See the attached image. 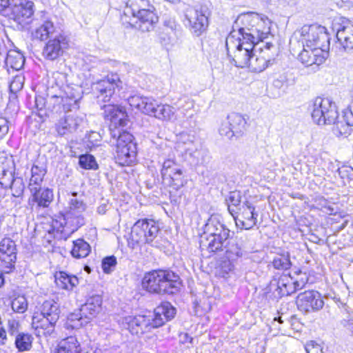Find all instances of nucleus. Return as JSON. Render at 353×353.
<instances>
[{
    "label": "nucleus",
    "instance_id": "37",
    "mask_svg": "<svg viewBox=\"0 0 353 353\" xmlns=\"http://www.w3.org/2000/svg\"><path fill=\"white\" fill-rule=\"evenodd\" d=\"M192 138V137L188 134H181L178 138L176 147L181 150H184L186 154H189L190 157H196L199 152L196 150H193V140Z\"/></svg>",
    "mask_w": 353,
    "mask_h": 353
},
{
    "label": "nucleus",
    "instance_id": "6",
    "mask_svg": "<svg viewBox=\"0 0 353 353\" xmlns=\"http://www.w3.org/2000/svg\"><path fill=\"white\" fill-rule=\"evenodd\" d=\"M59 304L53 299L43 302L39 312H35L32 319V327L36 335L52 336L54 334L55 326L60 316Z\"/></svg>",
    "mask_w": 353,
    "mask_h": 353
},
{
    "label": "nucleus",
    "instance_id": "12",
    "mask_svg": "<svg viewBox=\"0 0 353 353\" xmlns=\"http://www.w3.org/2000/svg\"><path fill=\"white\" fill-rule=\"evenodd\" d=\"M123 87V82L117 74L108 75L106 78L93 84V91L96 95L98 103L109 102L114 94L116 90Z\"/></svg>",
    "mask_w": 353,
    "mask_h": 353
},
{
    "label": "nucleus",
    "instance_id": "21",
    "mask_svg": "<svg viewBox=\"0 0 353 353\" xmlns=\"http://www.w3.org/2000/svg\"><path fill=\"white\" fill-rule=\"evenodd\" d=\"M328 56V52L322 51L319 48L303 47L299 54V59L306 67L315 65L316 67L322 64Z\"/></svg>",
    "mask_w": 353,
    "mask_h": 353
},
{
    "label": "nucleus",
    "instance_id": "36",
    "mask_svg": "<svg viewBox=\"0 0 353 353\" xmlns=\"http://www.w3.org/2000/svg\"><path fill=\"white\" fill-rule=\"evenodd\" d=\"M80 344L74 336H69L58 344L55 353H80Z\"/></svg>",
    "mask_w": 353,
    "mask_h": 353
},
{
    "label": "nucleus",
    "instance_id": "39",
    "mask_svg": "<svg viewBox=\"0 0 353 353\" xmlns=\"http://www.w3.org/2000/svg\"><path fill=\"white\" fill-rule=\"evenodd\" d=\"M90 245L82 239L73 241V247L70 252L72 256L77 259L85 258L90 252Z\"/></svg>",
    "mask_w": 353,
    "mask_h": 353
},
{
    "label": "nucleus",
    "instance_id": "25",
    "mask_svg": "<svg viewBox=\"0 0 353 353\" xmlns=\"http://www.w3.org/2000/svg\"><path fill=\"white\" fill-rule=\"evenodd\" d=\"M129 104L149 116L154 117L159 105L158 101L152 97L133 96L128 99Z\"/></svg>",
    "mask_w": 353,
    "mask_h": 353
},
{
    "label": "nucleus",
    "instance_id": "59",
    "mask_svg": "<svg viewBox=\"0 0 353 353\" xmlns=\"http://www.w3.org/2000/svg\"><path fill=\"white\" fill-rule=\"evenodd\" d=\"M175 164H176V163L173 160H171V159L165 160L163 163L162 169L161 171V174L163 172L166 173L168 172V170L171 169L172 167L174 166Z\"/></svg>",
    "mask_w": 353,
    "mask_h": 353
},
{
    "label": "nucleus",
    "instance_id": "20",
    "mask_svg": "<svg viewBox=\"0 0 353 353\" xmlns=\"http://www.w3.org/2000/svg\"><path fill=\"white\" fill-rule=\"evenodd\" d=\"M31 196L29 199V204H36L38 208H48L52 202L54 194L51 189L42 188L41 186L29 188Z\"/></svg>",
    "mask_w": 353,
    "mask_h": 353
},
{
    "label": "nucleus",
    "instance_id": "44",
    "mask_svg": "<svg viewBox=\"0 0 353 353\" xmlns=\"http://www.w3.org/2000/svg\"><path fill=\"white\" fill-rule=\"evenodd\" d=\"M228 203V209L229 212L234 217V214L236 213V211L234 208H232V205L234 208H237L241 201V195L239 191H232L229 193V195L226 199Z\"/></svg>",
    "mask_w": 353,
    "mask_h": 353
},
{
    "label": "nucleus",
    "instance_id": "35",
    "mask_svg": "<svg viewBox=\"0 0 353 353\" xmlns=\"http://www.w3.org/2000/svg\"><path fill=\"white\" fill-rule=\"evenodd\" d=\"M46 172V168L43 164L34 163L31 168L28 188L41 186Z\"/></svg>",
    "mask_w": 353,
    "mask_h": 353
},
{
    "label": "nucleus",
    "instance_id": "31",
    "mask_svg": "<svg viewBox=\"0 0 353 353\" xmlns=\"http://www.w3.org/2000/svg\"><path fill=\"white\" fill-rule=\"evenodd\" d=\"M334 133L336 136L347 137L349 135L353 126V114L352 112H345L341 119L334 121Z\"/></svg>",
    "mask_w": 353,
    "mask_h": 353
},
{
    "label": "nucleus",
    "instance_id": "38",
    "mask_svg": "<svg viewBox=\"0 0 353 353\" xmlns=\"http://www.w3.org/2000/svg\"><path fill=\"white\" fill-rule=\"evenodd\" d=\"M154 117L159 120L172 121L176 119V111L168 104L159 103Z\"/></svg>",
    "mask_w": 353,
    "mask_h": 353
},
{
    "label": "nucleus",
    "instance_id": "46",
    "mask_svg": "<svg viewBox=\"0 0 353 353\" xmlns=\"http://www.w3.org/2000/svg\"><path fill=\"white\" fill-rule=\"evenodd\" d=\"M12 191V195L14 197H21L26 188L25 183L23 178L16 176L12 181L10 185L8 186Z\"/></svg>",
    "mask_w": 353,
    "mask_h": 353
},
{
    "label": "nucleus",
    "instance_id": "60",
    "mask_svg": "<svg viewBox=\"0 0 353 353\" xmlns=\"http://www.w3.org/2000/svg\"><path fill=\"white\" fill-rule=\"evenodd\" d=\"M181 169V168L179 167V165L177 164H175L174 166L172 167L171 169L168 170V172L165 173V172H163L161 174L163 178H170V176H172L174 172H179V170Z\"/></svg>",
    "mask_w": 353,
    "mask_h": 353
},
{
    "label": "nucleus",
    "instance_id": "28",
    "mask_svg": "<svg viewBox=\"0 0 353 353\" xmlns=\"http://www.w3.org/2000/svg\"><path fill=\"white\" fill-rule=\"evenodd\" d=\"M274 61L270 54H268L267 50H261L258 54L253 52L249 64L246 66L248 67L252 71L255 72H261L267 68L270 65H272Z\"/></svg>",
    "mask_w": 353,
    "mask_h": 353
},
{
    "label": "nucleus",
    "instance_id": "33",
    "mask_svg": "<svg viewBox=\"0 0 353 353\" xmlns=\"http://www.w3.org/2000/svg\"><path fill=\"white\" fill-rule=\"evenodd\" d=\"M224 250L227 259L235 262L247 255V252L242 248L236 239H230Z\"/></svg>",
    "mask_w": 353,
    "mask_h": 353
},
{
    "label": "nucleus",
    "instance_id": "15",
    "mask_svg": "<svg viewBox=\"0 0 353 353\" xmlns=\"http://www.w3.org/2000/svg\"><path fill=\"white\" fill-rule=\"evenodd\" d=\"M102 298L100 295H94L88 298L77 313L70 314L72 321L78 320L81 324L88 323L95 318L101 310Z\"/></svg>",
    "mask_w": 353,
    "mask_h": 353
},
{
    "label": "nucleus",
    "instance_id": "14",
    "mask_svg": "<svg viewBox=\"0 0 353 353\" xmlns=\"http://www.w3.org/2000/svg\"><path fill=\"white\" fill-rule=\"evenodd\" d=\"M81 99L79 93L72 92L71 88L67 87L63 92L60 94H54L48 97L47 103L48 108L56 112H67L77 106V102Z\"/></svg>",
    "mask_w": 353,
    "mask_h": 353
},
{
    "label": "nucleus",
    "instance_id": "42",
    "mask_svg": "<svg viewBox=\"0 0 353 353\" xmlns=\"http://www.w3.org/2000/svg\"><path fill=\"white\" fill-rule=\"evenodd\" d=\"M179 34L176 32H161L159 35L160 42L168 50L177 42Z\"/></svg>",
    "mask_w": 353,
    "mask_h": 353
},
{
    "label": "nucleus",
    "instance_id": "45",
    "mask_svg": "<svg viewBox=\"0 0 353 353\" xmlns=\"http://www.w3.org/2000/svg\"><path fill=\"white\" fill-rule=\"evenodd\" d=\"M6 64L14 70H19L24 63L23 55L19 52H10L7 54L6 59Z\"/></svg>",
    "mask_w": 353,
    "mask_h": 353
},
{
    "label": "nucleus",
    "instance_id": "58",
    "mask_svg": "<svg viewBox=\"0 0 353 353\" xmlns=\"http://www.w3.org/2000/svg\"><path fill=\"white\" fill-rule=\"evenodd\" d=\"M9 6V0H0V12L2 13L3 15L9 14L8 11L10 10Z\"/></svg>",
    "mask_w": 353,
    "mask_h": 353
},
{
    "label": "nucleus",
    "instance_id": "30",
    "mask_svg": "<svg viewBox=\"0 0 353 353\" xmlns=\"http://www.w3.org/2000/svg\"><path fill=\"white\" fill-rule=\"evenodd\" d=\"M54 30L55 28L53 23L46 16V13L42 12L39 26L32 32V34L34 39L43 41L53 34Z\"/></svg>",
    "mask_w": 353,
    "mask_h": 353
},
{
    "label": "nucleus",
    "instance_id": "26",
    "mask_svg": "<svg viewBox=\"0 0 353 353\" xmlns=\"http://www.w3.org/2000/svg\"><path fill=\"white\" fill-rule=\"evenodd\" d=\"M271 286H276V292L280 297L294 293L293 279L288 274L275 275L270 282Z\"/></svg>",
    "mask_w": 353,
    "mask_h": 353
},
{
    "label": "nucleus",
    "instance_id": "62",
    "mask_svg": "<svg viewBox=\"0 0 353 353\" xmlns=\"http://www.w3.org/2000/svg\"><path fill=\"white\" fill-rule=\"evenodd\" d=\"M307 279L301 278L299 281H293V285H294V292L297 290H301L306 284Z\"/></svg>",
    "mask_w": 353,
    "mask_h": 353
},
{
    "label": "nucleus",
    "instance_id": "19",
    "mask_svg": "<svg viewBox=\"0 0 353 353\" xmlns=\"http://www.w3.org/2000/svg\"><path fill=\"white\" fill-rule=\"evenodd\" d=\"M34 4L31 1H26L18 5H14L10 8L9 17L19 24L24 26L31 22V18L34 14Z\"/></svg>",
    "mask_w": 353,
    "mask_h": 353
},
{
    "label": "nucleus",
    "instance_id": "18",
    "mask_svg": "<svg viewBox=\"0 0 353 353\" xmlns=\"http://www.w3.org/2000/svg\"><path fill=\"white\" fill-rule=\"evenodd\" d=\"M17 260V248L14 241L4 238L0 241V268L6 272L14 269Z\"/></svg>",
    "mask_w": 353,
    "mask_h": 353
},
{
    "label": "nucleus",
    "instance_id": "3",
    "mask_svg": "<svg viewBox=\"0 0 353 353\" xmlns=\"http://www.w3.org/2000/svg\"><path fill=\"white\" fill-rule=\"evenodd\" d=\"M176 309L169 302H163L155 310L152 316L138 315L125 318L128 328L132 334H143L153 328L162 326L165 321L172 319Z\"/></svg>",
    "mask_w": 353,
    "mask_h": 353
},
{
    "label": "nucleus",
    "instance_id": "17",
    "mask_svg": "<svg viewBox=\"0 0 353 353\" xmlns=\"http://www.w3.org/2000/svg\"><path fill=\"white\" fill-rule=\"evenodd\" d=\"M296 304L299 310L310 313L321 310L324 305V301L318 291L308 290L297 296Z\"/></svg>",
    "mask_w": 353,
    "mask_h": 353
},
{
    "label": "nucleus",
    "instance_id": "64",
    "mask_svg": "<svg viewBox=\"0 0 353 353\" xmlns=\"http://www.w3.org/2000/svg\"><path fill=\"white\" fill-rule=\"evenodd\" d=\"M181 339L183 341V343H192L193 340V339L191 336H190L189 334L187 333H185L183 335H181Z\"/></svg>",
    "mask_w": 353,
    "mask_h": 353
},
{
    "label": "nucleus",
    "instance_id": "47",
    "mask_svg": "<svg viewBox=\"0 0 353 353\" xmlns=\"http://www.w3.org/2000/svg\"><path fill=\"white\" fill-rule=\"evenodd\" d=\"M79 163L82 168L86 170H96L98 168L95 158L89 154L81 155L79 157Z\"/></svg>",
    "mask_w": 353,
    "mask_h": 353
},
{
    "label": "nucleus",
    "instance_id": "57",
    "mask_svg": "<svg viewBox=\"0 0 353 353\" xmlns=\"http://www.w3.org/2000/svg\"><path fill=\"white\" fill-rule=\"evenodd\" d=\"M8 332L10 334L14 335L18 332L19 322L14 319L8 321Z\"/></svg>",
    "mask_w": 353,
    "mask_h": 353
},
{
    "label": "nucleus",
    "instance_id": "5",
    "mask_svg": "<svg viewBox=\"0 0 353 353\" xmlns=\"http://www.w3.org/2000/svg\"><path fill=\"white\" fill-rule=\"evenodd\" d=\"M143 288L148 292L158 294H174L181 288L180 277L168 270H157L145 274Z\"/></svg>",
    "mask_w": 353,
    "mask_h": 353
},
{
    "label": "nucleus",
    "instance_id": "16",
    "mask_svg": "<svg viewBox=\"0 0 353 353\" xmlns=\"http://www.w3.org/2000/svg\"><path fill=\"white\" fill-rule=\"evenodd\" d=\"M208 11L207 8L190 9L188 10L185 18L191 32L199 37L205 32L208 27Z\"/></svg>",
    "mask_w": 353,
    "mask_h": 353
},
{
    "label": "nucleus",
    "instance_id": "4",
    "mask_svg": "<svg viewBox=\"0 0 353 353\" xmlns=\"http://www.w3.org/2000/svg\"><path fill=\"white\" fill-rule=\"evenodd\" d=\"M271 21L265 16L256 13L240 15L233 26L238 34L256 44L267 38L270 34Z\"/></svg>",
    "mask_w": 353,
    "mask_h": 353
},
{
    "label": "nucleus",
    "instance_id": "11",
    "mask_svg": "<svg viewBox=\"0 0 353 353\" xmlns=\"http://www.w3.org/2000/svg\"><path fill=\"white\" fill-rule=\"evenodd\" d=\"M313 121L319 125H330L339 118L336 104L328 98L316 97L311 106Z\"/></svg>",
    "mask_w": 353,
    "mask_h": 353
},
{
    "label": "nucleus",
    "instance_id": "49",
    "mask_svg": "<svg viewBox=\"0 0 353 353\" xmlns=\"http://www.w3.org/2000/svg\"><path fill=\"white\" fill-rule=\"evenodd\" d=\"M162 32H176L181 33V26L171 17H166L163 21Z\"/></svg>",
    "mask_w": 353,
    "mask_h": 353
},
{
    "label": "nucleus",
    "instance_id": "52",
    "mask_svg": "<svg viewBox=\"0 0 353 353\" xmlns=\"http://www.w3.org/2000/svg\"><path fill=\"white\" fill-rule=\"evenodd\" d=\"M305 350L307 353H325L321 345L313 341L307 343Z\"/></svg>",
    "mask_w": 353,
    "mask_h": 353
},
{
    "label": "nucleus",
    "instance_id": "22",
    "mask_svg": "<svg viewBox=\"0 0 353 353\" xmlns=\"http://www.w3.org/2000/svg\"><path fill=\"white\" fill-rule=\"evenodd\" d=\"M67 47L68 41L66 38L60 34L48 41L43 50V55L49 60H55L62 55Z\"/></svg>",
    "mask_w": 353,
    "mask_h": 353
},
{
    "label": "nucleus",
    "instance_id": "51",
    "mask_svg": "<svg viewBox=\"0 0 353 353\" xmlns=\"http://www.w3.org/2000/svg\"><path fill=\"white\" fill-rule=\"evenodd\" d=\"M169 179L171 181L172 185L174 186L175 189H179L185 184L183 170L181 169H180L179 172H174V174Z\"/></svg>",
    "mask_w": 353,
    "mask_h": 353
},
{
    "label": "nucleus",
    "instance_id": "61",
    "mask_svg": "<svg viewBox=\"0 0 353 353\" xmlns=\"http://www.w3.org/2000/svg\"><path fill=\"white\" fill-rule=\"evenodd\" d=\"M48 105L46 99L42 97H36L35 98V105L37 109L42 110L46 105Z\"/></svg>",
    "mask_w": 353,
    "mask_h": 353
},
{
    "label": "nucleus",
    "instance_id": "23",
    "mask_svg": "<svg viewBox=\"0 0 353 353\" xmlns=\"http://www.w3.org/2000/svg\"><path fill=\"white\" fill-rule=\"evenodd\" d=\"M336 38L345 51L353 49V22L347 19L342 20V23L336 28Z\"/></svg>",
    "mask_w": 353,
    "mask_h": 353
},
{
    "label": "nucleus",
    "instance_id": "56",
    "mask_svg": "<svg viewBox=\"0 0 353 353\" xmlns=\"http://www.w3.org/2000/svg\"><path fill=\"white\" fill-rule=\"evenodd\" d=\"M8 132V121L0 117V139H1Z\"/></svg>",
    "mask_w": 353,
    "mask_h": 353
},
{
    "label": "nucleus",
    "instance_id": "41",
    "mask_svg": "<svg viewBox=\"0 0 353 353\" xmlns=\"http://www.w3.org/2000/svg\"><path fill=\"white\" fill-rule=\"evenodd\" d=\"M32 337L26 333H19L15 338V345L19 352L28 351L31 349Z\"/></svg>",
    "mask_w": 353,
    "mask_h": 353
},
{
    "label": "nucleus",
    "instance_id": "1",
    "mask_svg": "<svg viewBox=\"0 0 353 353\" xmlns=\"http://www.w3.org/2000/svg\"><path fill=\"white\" fill-rule=\"evenodd\" d=\"M103 117L110 122V134L112 143L116 144V159L121 165H129L134 163L137 156V145L132 141L133 136L123 128L128 124L126 111L123 107L113 104L103 105Z\"/></svg>",
    "mask_w": 353,
    "mask_h": 353
},
{
    "label": "nucleus",
    "instance_id": "34",
    "mask_svg": "<svg viewBox=\"0 0 353 353\" xmlns=\"http://www.w3.org/2000/svg\"><path fill=\"white\" fill-rule=\"evenodd\" d=\"M57 285L64 290H72L79 284L78 278L65 272H56L54 275Z\"/></svg>",
    "mask_w": 353,
    "mask_h": 353
},
{
    "label": "nucleus",
    "instance_id": "7",
    "mask_svg": "<svg viewBox=\"0 0 353 353\" xmlns=\"http://www.w3.org/2000/svg\"><path fill=\"white\" fill-rule=\"evenodd\" d=\"M125 16L132 15L137 19L135 24L129 23L142 32H150L158 22V17L154 12V7L148 0H128L124 9Z\"/></svg>",
    "mask_w": 353,
    "mask_h": 353
},
{
    "label": "nucleus",
    "instance_id": "24",
    "mask_svg": "<svg viewBox=\"0 0 353 353\" xmlns=\"http://www.w3.org/2000/svg\"><path fill=\"white\" fill-rule=\"evenodd\" d=\"M241 216L243 219H238L234 217L236 221L237 226H241V228L250 230L252 228L256 223L258 213L255 212V208L251 203L246 201L243 203L241 208Z\"/></svg>",
    "mask_w": 353,
    "mask_h": 353
},
{
    "label": "nucleus",
    "instance_id": "50",
    "mask_svg": "<svg viewBox=\"0 0 353 353\" xmlns=\"http://www.w3.org/2000/svg\"><path fill=\"white\" fill-rule=\"evenodd\" d=\"M117 265V258L114 256L105 257L102 261V269L106 274L112 272Z\"/></svg>",
    "mask_w": 353,
    "mask_h": 353
},
{
    "label": "nucleus",
    "instance_id": "10",
    "mask_svg": "<svg viewBox=\"0 0 353 353\" xmlns=\"http://www.w3.org/2000/svg\"><path fill=\"white\" fill-rule=\"evenodd\" d=\"M299 32L303 47L328 52L330 39L324 26L318 24L303 26Z\"/></svg>",
    "mask_w": 353,
    "mask_h": 353
},
{
    "label": "nucleus",
    "instance_id": "53",
    "mask_svg": "<svg viewBox=\"0 0 353 353\" xmlns=\"http://www.w3.org/2000/svg\"><path fill=\"white\" fill-rule=\"evenodd\" d=\"M341 323L346 331L350 333V336L353 337V316L343 319Z\"/></svg>",
    "mask_w": 353,
    "mask_h": 353
},
{
    "label": "nucleus",
    "instance_id": "13",
    "mask_svg": "<svg viewBox=\"0 0 353 353\" xmlns=\"http://www.w3.org/2000/svg\"><path fill=\"white\" fill-rule=\"evenodd\" d=\"M246 121L244 117L238 113L232 112L224 119L221 124L219 132L221 136L228 139L233 137H239L246 130Z\"/></svg>",
    "mask_w": 353,
    "mask_h": 353
},
{
    "label": "nucleus",
    "instance_id": "54",
    "mask_svg": "<svg viewBox=\"0 0 353 353\" xmlns=\"http://www.w3.org/2000/svg\"><path fill=\"white\" fill-rule=\"evenodd\" d=\"M235 261L228 260V261H223L220 265L221 270L223 272V274H228L230 272L232 271L234 268V263Z\"/></svg>",
    "mask_w": 353,
    "mask_h": 353
},
{
    "label": "nucleus",
    "instance_id": "8",
    "mask_svg": "<svg viewBox=\"0 0 353 353\" xmlns=\"http://www.w3.org/2000/svg\"><path fill=\"white\" fill-rule=\"evenodd\" d=\"M255 43L248 41L244 37L238 34L234 28L225 39V47L230 61L239 68L246 67L249 64L254 52Z\"/></svg>",
    "mask_w": 353,
    "mask_h": 353
},
{
    "label": "nucleus",
    "instance_id": "9",
    "mask_svg": "<svg viewBox=\"0 0 353 353\" xmlns=\"http://www.w3.org/2000/svg\"><path fill=\"white\" fill-rule=\"evenodd\" d=\"M160 229L153 219H139L132 226L129 245L132 248L139 244L151 243L157 237Z\"/></svg>",
    "mask_w": 353,
    "mask_h": 353
},
{
    "label": "nucleus",
    "instance_id": "43",
    "mask_svg": "<svg viewBox=\"0 0 353 353\" xmlns=\"http://www.w3.org/2000/svg\"><path fill=\"white\" fill-rule=\"evenodd\" d=\"M15 177L12 168H6L0 165V184L3 188H8Z\"/></svg>",
    "mask_w": 353,
    "mask_h": 353
},
{
    "label": "nucleus",
    "instance_id": "63",
    "mask_svg": "<svg viewBox=\"0 0 353 353\" xmlns=\"http://www.w3.org/2000/svg\"><path fill=\"white\" fill-rule=\"evenodd\" d=\"M6 340V332L3 328L0 329V344L3 345L5 343Z\"/></svg>",
    "mask_w": 353,
    "mask_h": 353
},
{
    "label": "nucleus",
    "instance_id": "55",
    "mask_svg": "<svg viewBox=\"0 0 353 353\" xmlns=\"http://www.w3.org/2000/svg\"><path fill=\"white\" fill-rule=\"evenodd\" d=\"M23 87L21 82L20 77H15L10 84V90L12 92H17L20 90Z\"/></svg>",
    "mask_w": 353,
    "mask_h": 353
},
{
    "label": "nucleus",
    "instance_id": "29",
    "mask_svg": "<svg viewBox=\"0 0 353 353\" xmlns=\"http://www.w3.org/2000/svg\"><path fill=\"white\" fill-rule=\"evenodd\" d=\"M230 231L227 227L221 223L215 216H211L204 226V232L202 236H217L221 238L230 236Z\"/></svg>",
    "mask_w": 353,
    "mask_h": 353
},
{
    "label": "nucleus",
    "instance_id": "2",
    "mask_svg": "<svg viewBox=\"0 0 353 353\" xmlns=\"http://www.w3.org/2000/svg\"><path fill=\"white\" fill-rule=\"evenodd\" d=\"M82 197L83 194H79L77 192L68 194V203L63 214L65 225L63 226L61 223L60 227L56 228L55 224H57V222L53 223L52 230H49V233H52L55 239H66L69 234L65 228H70V232L73 233L85 224L82 212L85 211L86 205Z\"/></svg>",
    "mask_w": 353,
    "mask_h": 353
},
{
    "label": "nucleus",
    "instance_id": "40",
    "mask_svg": "<svg viewBox=\"0 0 353 353\" xmlns=\"http://www.w3.org/2000/svg\"><path fill=\"white\" fill-rule=\"evenodd\" d=\"M274 268L280 270H287L292 266L290 256L288 252L277 254L272 261Z\"/></svg>",
    "mask_w": 353,
    "mask_h": 353
},
{
    "label": "nucleus",
    "instance_id": "27",
    "mask_svg": "<svg viewBox=\"0 0 353 353\" xmlns=\"http://www.w3.org/2000/svg\"><path fill=\"white\" fill-rule=\"evenodd\" d=\"M201 236L200 240V247L202 249L205 248L210 252H217L224 250V248L229 243L230 236L225 237Z\"/></svg>",
    "mask_w": 353,
    "mask_h": 353
},
{
    "label": "nucleus",
    "instance_id": "48",
    "mask_svg": "<svg viewBox=\"0 0 353 353\" xmlns=\"http://www.w3.org/2000/svg\"><path fill=\"white\" fill-rule=\"evenodd\" d=\"M11 306L14 312L22 314L28 309V302L24 296H18L12 301Z\"/></svg>",
    "mask_w": 353,
    "mask_h": 353
},
{
    "label": "nucleus",
    "instance_id": "32",
    "mask_svg": "<svg viewBox=\"0 0 353 353\" xmlns=\"http://www.w3.org/2000/svg\"><path fill=\"white\" fill-rule=\"evenodd\" d=\"M78 126V119L70 115L60 119L55 125L56 130L61 136L75 132Z\"/></svg>",
    "mask_w": 353,
    "mask_h": 353
}]
</instances>
